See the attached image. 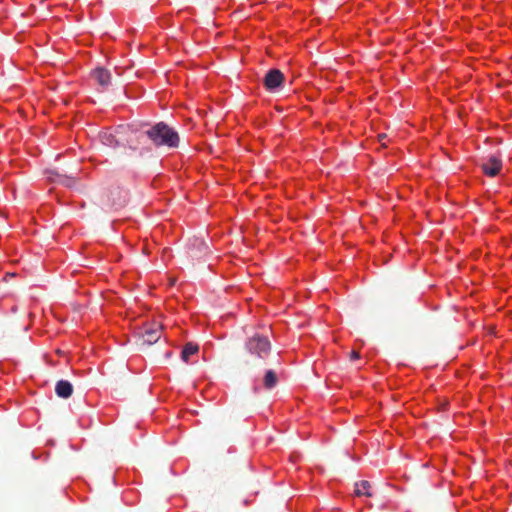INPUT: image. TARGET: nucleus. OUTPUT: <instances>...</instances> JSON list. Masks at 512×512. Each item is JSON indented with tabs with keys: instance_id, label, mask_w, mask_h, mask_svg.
<instances>
[{
	"instance_id": "obj_1",
	"label": "nucleus",
	"mask_w": 512,
	"mask_h": 512,
	"mask_svg": "<svg viewBox=\"0 0 512 512\" xmlns=\"http://www.w3.org/2000/svg\"><path fill=\"white\" fill-rule=\"evenodd\" d=\"M144 134L156 147L164 146L170 149L179 147L178 133L164 122L151 126Z\"/></svg>"
},
{
	"instance_id": "obj_2",
	"label": "nucleus",
	"mask_w": 512,
	"mask_h": 512,
	"mask_svg": "<svg viewBox=\"0 0 512 512\" xmlns=\"http://www.w3.org/2000/svg\"><path fill=\"white\" fill-rule=\"evenodd\" d=\"M246 349L250 353L251 359H247L246 363L252 366H256V359H265L267 355L270 353L271 344L267 337L261 335H254L249 338L246 343Z\"/></svg>"
},
{
	"instance_id": "obj_3",
	"label": "nucleus",
	"mask_w": 512,
	"mask_h": 512,
	"mask_svg": "<svg viewBox=\"0 0 512 512\" xmlns=\"http://www.w3.org/2000/svg\"><path fill=\"white\" fill-rule=\"evenodd\" d=\"M102 198L104 205L111 208H120L127 202V192L120 187H113L108 189Z\"/></svg>"
},
{
	"instance_id": "obj_4",
	"label": "nucleus",
	"mask_w": 512,
	"mask_h": 512,
	"mask_svg": "<svg viewBox=\"0 0 512 512\" xmlns=\"http://www.w3.org/2000/svg\"><path fill=\"white\" fill-rule=\"evenodd\" d=\"M283 82L284 75L278 69L269 70L263 78V84L268 91H275L283 84Z\"/></svg>"
},
{
	"instance_id": "obj_5",
	"label": "nucleus",
	"mask_w": 512,
	"mask_h": 512,
	"mask_svg": "<svg viewBox=\"0 0 512 512\" xmlns=\"http://www.w3.org/2000/svg\"><path fill=\"white\" fill-rule=\"evenodd\" d=\"M481 168L487 176L494 177L500 172L502 168V162L498 157L490 156L485 162L481 164Z\"/></svg>"
},
{
	"instance_id": "obj_6",
	"label": "nucleus",
	"mask_w": 512,
	"mask_h": 512,
	"mask_svg": "<svg viewBox=\"0 0 512 512\" xmlns=\"http://www.w3.org/2000/svg\"><path fill=\"white\" fill-rule=\"evenodd\" d=\"M162 326L159 323L153 324L152 327L147 328L142 334L143 343L152 345L161 338Z\"/></svg>"
},
{
	"instance_id": "obj_7",
	"label": "nucleus",
	"mask_w": 512,
	"mask_h": 512,
	"mask_svg": "<svg viewBox=\"0 0 512 512\" xmlns=\"http://www.w3.org/2000/svg\"><path fill=\"white\" fill-rule=\"evenodd\" d=\"M92 77L102 87H107L111 83V73L104 67H97L94 69Z\"/></svg>"
},
{
	"instance_id": "obj_8",
	"label": "nucleus",
	"mask_w": 512,
	"mask_h": 512,
	"mask_svg": "<svg viewBox=\"0 0 512 512\" xmlns=\"http://www.w3.org/2000/svg\"><path fill=\"white\" fill-rule=\"evenodd\" d=\"M55 393L58 397L67 399L73 393V385L67 380H59L55 385Z\"/></svg>"
},
{
	"instance_id": "obj_9",
	"label": "nucleus",
	"mask_w": 512,
	"mask_h": 512,
	"mask_svg": "<svg viewBox=\"0 0 512 512\" xmlns=\"http://www.w3.org/2000/svg\"><path fill=\"white\" fill-rule=\"evenodd\" d=\"M100 141L103 145L115 148L119 145L120 141L117 137V134L113 133L112 131H104L99 134Z\"/></svg>"
},
{
	"instance_id": "obj_10",
	"label": "nucleus",
	"mask_w": 512,
	"mask_h": 512,
	"mask_svg": "<svg viewBox=\"0 0 512 512\" xmlns=\"http://www.w3.org/2000/svg\"><path fill=\"white\" fill-rule=\"evenodd\" d=\"M355 494L357 496H367L372 497L371 492V484L367 480H362L360 482L355 483Z\"/></svg>"
},
{
	"instance_id": "obj_11",
	"label": "nucleus",
	"mask_w": 512,
	"mask_h": 512,
	"mask_svg": "<svg viewBox=\"0 0 512 512\" xmlns=\"http://www.w3.org/2000/svg\"><path fill=\"white\" fill-rule=\"evenodd\" d=\"M49 174L50 175L48 178L52 182L60 183L65 186H72L75 183L73 178L67 177L64 175H60L58 172L51 171V172H49Z\"/></svg>"
},
{
	"instance_id": "obj_12",
	"label": "nucleus",
	"mask_w": 512,
	"mask_h": 512,
	"mask_svg": "<svg viewBox=\"0 0 512 512\" xmlns=\"http://www.w3.org/2000/svg\"><path fill=\"white\" fill-rule=\"evenodd\" d=\"M199 351V346L195 343L189 342L187 343L181 352V359L184 362H188L190 357L196 354Z\"/></svg>"
},
{
	"instance_id": "obj_13",
	"label": "nucleus",
	"mask_w": 512,
	"mask_h": 512,
	"mask_svg": "<svg viewBox=\"0 0 512 512\" xmlns=\"http://www.w3.org/2000/svg\"><path fill=\"white\" fill-rule=\"evenodd\" d=\"M263 382H264V387L266 389H272L273 387H275L278 382L276 373L273 370H268L265 373Z\"/></svg>"
},
{
	"instance_id": "obj_14",
	"label": "nucleus",
	"mask_w": 512,
	"mask_h": 512,
	"mask_svg": "<svg viewBox=\"0 0 512 512\" xmlns=\"http://www.w3.org/2000/svg\"><path fill=\"white\" fill-rule=\"evenodd\" d=\"M195 245H198L199 248L207 249V246L203 240L195 239Z\"/></svg>"
},
{
	"instance_id": "obj_15",
	"label": "nucleus",
	"mask_w": 512,
	"mask_h": 512,
	"mask_svg": "<svg viewBox=\"0 0 512 512\" xmlns=\"http://www.w3.org/2000/svg\"><path fill=\"white\" fill-rule=\"evenodd\" d=\"M359 358H360V354H359V352H357V351H352V352L350 353V359H351V360H356V359H359Z\"/></svg>"
},
{
	"instance_id": "obj_16",
	"label": "nucleus",
	"mask_w": 512,
	"mask_h": 512,
	"mask_svg": "<svg viewBox=\"0 0 512 512\" xmlns=\"http://www.w3.org/2000/svg\"><path fill=\"white\" fill-rule=\"evenodd\" d=\"M385 137H386L385 135H380V136H379V138H380V139H383V138H385Z\"/></svg>"
}]
</instances>
